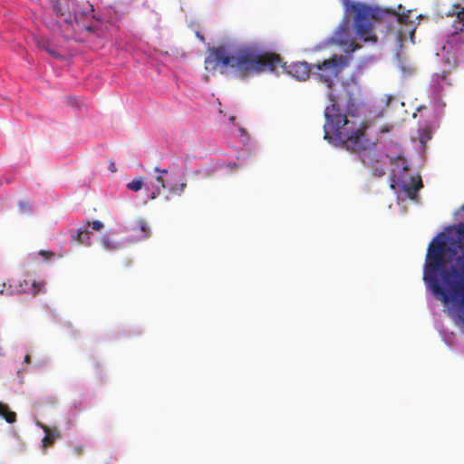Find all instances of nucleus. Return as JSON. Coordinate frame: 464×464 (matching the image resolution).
<instances>
[{
    "label": "nucleus",
    "instance_id": "0eeeda50",
    "mask_svg": "<svg viewBox=\"0 0 464 464\" xmlns=\"http://www.w3.org/2000/svg\"><path fill=\"white\" fill-rule=\"evenodd\" d=\"M335 40L342 45L350 48L351 52L360 48V45L355 43V40L351 36L350 24L348 20H343L338 26L335 32Z\"/></svg>",
    "mask_w": 464,
    "mask_h": 464
},
{
    "label": "nucleus",
    "instance_id": "4be33fe9",
    "mask_svg": "<svg viewBox=\"0 0 464 464\" xmlns=\"http://www.w3.org/2000/svg\"><path fill=\"white\" fill-rule=\"evenodd\" d=\"M83 451V448L82 446H76L73 448V453L76 456H81Z\"/></svg>",
    "mask_w": 464,
    "mask_h": 464
},
{
    "label": "nucleus",
    "instance_id": "cd10ccee",
    "mask_svg": "<svg viewBox=\"0 0 464 464\" xmlns=\"http://www.w3.org/2000/svg\"><path fill=\"white\" fill-rule=\"evenodd\" d=\"M30 359H31V358H30V355L26 354V355L24 356V362H25L26 363H29V362H30Z\"/></svg>",
    "mask_w": 464,
    "mask_h": 464
},
{
    "label": "nucleus",
    "instance_id": "f3484780",
    "mask_svg": "<svg viewBox=\"0 0 464 464\" xmlns=\"http://www.w3.org/2000/svg\"><path fill=\"white\" fill-rule=\"evenodd\" d=\"M143 187V179L141 178L135 179L127 184V188L132 191H139Z\"/></svg>",
    "mask_w": 464,
    "mask_h": 464
},
{
    "label": "nucleus",
    "instance_id": "bb28decb",
    "mask_svg": "<svg viewBox=\"0 0 464 464\" xmlns=\"http://www.w3.org/2000/svg\"><path fill=\"white\" fill-rule=\"evenodd\" d=\"M5 289V283L0 284V295H4Z\"/></svg>",
    "mask_w": 464,
    "mask_h": 464
},
{
    "label": "nucleus",
    "instance_id": "b1692460",
    "mask_svg": "<svg viewBox=\"0 0 464 464\" xmlns=\"http://www.w3.org/2000/svg\"><path fill=\"white\" fill-rule=\"evenodd\" d=\"M33 286H34V288H35V290L34 292V295H36L40 291V288L42 287V285L34 282L33 284Z\"/></svg>",
    "mask_w": 464,
    "mask_h": 464
},
{
    "label": "nucleus",
    "instance_id": "a211bd4d",
    "mask_svg": "<svg viewBox=\"0 0 464 464\" xmlns=\"http://www.w3.org/2000/svg\"><path fill=\"white\" fill-rule=\"evenodd\" d=\"M187 184L185 182L180 183L178 186L172 187L170 191L176 195L180 196L186 189Z\"/></svg>",
    "mask_w": 464,
    "mask_h": 464
},
{
    "label": "nucleus",
    "instance_id": "6ab92c4d",
    "mask_svg": "<svg viewBox=\"0 0 464 464\" xmlns=\"http://www.w3.org/2000/svg\"><path fill=\"white\" fill-rule=\"evenodd\" d=\"M447 79V72H442L441 73H436L433 76V81L442 87V82Z\"/></svg>",
    "mask_w": 464,
    "mask_h": 464
},
{
    "label": "nucleus",
    "instance_id": "f257e3e1",
    "mask_svg": "<svg viewBox=\"0 0 464 464\" xmlns=\"http://www.w3.org/2000/svg\"><path fill=\"white\" fill-rule=\"evenodd\" d=\"M422 279L454 325L464 333V222L447 227L430 242Z\"/></svg>",
    "mask_w": 464,
    "mask_h": 464
},
{
    "label": "nucleus",
    "instance_id": "ddd939ff",
    "mask_svg": "<svg viewBox=\"0 0 464 464\" xmlns=\"http://www.w3.org/2000/svg\"><path fill=\"white\" fill-rule=\"evenodd\" d=\"M133 230L140 233V239H147L151 235L150 227L143 218H139L136 221Z\"/></svg>",
    "mask_w": 464,
    "mask_h": 464
},
{
    "label": "nucleus",
    "instance_id": "39448f33",
    "mask_svg": "<svg viewBox=\"0 0 464 464\" xmlns=\"http://www.w3.org/2000/svg\"><path fill=\"white\" fill-rule=\"evenodd\" d=\"M345 12H353V30L356 37L364 43H376L377 36L373 33V21L382 19L385 14L392 16L399 24L408 25L412 24L410 20L411 10L397 13L391 10H382L378 7H371L365 4L354 3L350 0H343Z\"/></svg>",
    "mask_w": 464,
    "mask_h": 464
},
{
    "label": "nucleus",
    "instance_id": "1a4fd4ad",
    "mask_svg": "<svg viewBox=\"0 0 464 464\" xmlns=\"http://www.w3.org/2000/svg\"><path fill=\"white\" fill-rule=\"evenodd\" d=\"M91 222L87 221L83 227L77 229L76 232H71V238L72 241L84 246H91Z\"/></svg>",
    "mask_w": 464,
    "mask_h": 464
},
{
    "label": "nucleus",
    "instance_id": "a878e982",
    "mask_svg": "<svg viewBox=\"0 0 464 464\" xmlns=\"http://www.w3.org/2000/svg\"><path fill=\"white\" fill-rule=\"evenodd\" d=\"M196 35L202 43L205 42V37L199 32H197Z\"/></svg>",
    "mask_w": 464,
    "mask_h": 464
},
{
    "label": "nucleus",
    "instance_id": "20e7f679",
    "mask_svg": "<svg viewBox=\"0 0 464 464\" xmlns=\"http://www.w3.org/2000/svg\"><path fill=\"white\" fill-rule=\"evenodd\" d=\"M56 23L63 37L78 40L84 31L92 32L93 6L86 0H57L53 5Z\"/></svg>",
    "mask_w": 464,
    "mask_h": 464
},
{
    "label": "nucleus",
    "instance_id": "f03ea898",
    "mask_svg": "<svg viewBox=\"0 0 464 464\" xmlns=\"http://www.w3.org/2000/svg\"><path fill=\"white\" fill-rule=\"evenodd\" d=\"M349 62L347 56L334 54L314 64L313 76L327 86V97L331 102L324 109V138L328 139L329 134L333 133L344 149L358 155L362 163L370 168L375 177H382L386 172L379 166L382 155L377 150V140L366 137L365 124L349 120L346 114L341 113V104L344 102L347 113L353 116L354 99L348 92L345 96L334 93L333 88Z\"/></svg>",
    "mask_w": 464,
    "mask_h": 464
},
{
    "label": "nucleus",
    "instance_id": "9d476101",
    "mask_svg": "<svg viewBox=\"0 0 464 464\" xmlns=\"http://www.w3.org/2000/svg\"><path fill=\"white\" fill-rule=\"evenodd\" d=\"M155 172L158 173L156 177V183L151 184L153 191L151 192L150 198L154 199L157 196H159L162 189L165 188V179L164 177L168 174V169H161L159 167L154 169Z\"/></svg>",
    "mask_w": 464,
    "mask_h": 464
},
{
    "label": "nucleus",
    "instance_id": "4468645a",
    "mask_svg": "<svg viewBox=\"0 0 464 464\" xmlns=\"http://www.w3.org/2000/svg\"><path fill=\"white\" fill-rule=\"evenodd\" d=\"M0 416H2L6 422L14 423L16 420V413L9 410L8 405L0 401Z\"/></svg>",
    "mask_w": 464,
    "mask_h": 464
},
{
    "label": "nucleus",
    "instance_id": "412c9836",
    "mask_svg": "<svg viewBox=\"0 0 464 464\" xmlns=\"http://www.w3.org/2000/svg\"><path fill=\"white\" fill-rule=\"evenodd\" d=\"M18 206L22 212H28L31 208L30 203L25 200L19 202Z\"/></svg>",
    "mask_w": 464,
    "mask_h": 464
},
{
    "label": "nucleus",
    "instance_id": "5701e85b",
    "mask_svg": "<svg viewBox=\"0 0 464 464\" xmlns=\"http://www.w3.org/2000/svg\"><path fill=\"white\" fill-rule=\"evenodd\" d=\"M41 256L46 257V258H49L51 256H53L54 254L53 252H49V251H44V250H41L40 253H39Z\"/></svg>",
    "mask_w": 464,
    "mask_h": 464
},
{
    "label": "nucleus",
    "instance_id": "c85d7f7f",
    "mask_svg": "<svg viewBox=\"0 0 464 464\" xmlns=\"http://www.w3.org/2000/svg\"><path fill=\"white\" fill-rule=\"evenodd\" d=\"M411 37H413V35H414V28L411 29Z\"/></svg>",
    "mask_w": 464,
    "mask_h": 464
},
{
    "label": "nucleus",
    "instance_id": "2eb2a0df",
    "mask_svg": "<svg viewBox=\"0 0 464 464\" xmlns=\"http://www.w3.org/2000/svg\"><path fill=\"white\" fill-rule=\"evenodd\" d=\"M36 44L39 49L44 50L50 53L53 57L61 59L63 55L60 54L57 51L51 48L50 43L45 39H38L36 40Z\"/></svg>",
    "mask_w": 464,
    "mask_h": 464
},
{
    "label": "nucleus",
    "instance_id": "aec40b11",
    "mask_svg": "<svg viewBox=\"0 0 464 464\" xmlns=\"http://www.w3.org/2000/svg\"><path fill=\"white\" fill-rule=\"evenodd\" d=\"M90 227L94 231H101L104 228V224L100 220H93Z\"/></svg>",
    "mask_w": 464,
    "mask_h": 464
},
{
    "label": "nucleus",
    "instance_id": "9b49d317",
    "mask_svg": "<svg viewBox=\"0 0 464 464\" xmlns=\"http://www.w3.org/2000/svg\"><path fill=\"white\" fill-rule=\"evenodd\" d=\"M421 188L422 181L420 176L417 178H411L410 182L403 185V190L411 199H415L417 198L418 192Z\"/></svg>",
    "mask_w": 464,
    "mask_h": 464
},
{
    "label": "nucleus",
    "instance_id": "dca6fc26",
    "mask_svg": "<svg viewBox=\"0 0 464 464\" xmlns=\"http://www.w3.org/2000/svg\"><path fill=\"white\" fill-rule=\"evenodd\" d=\"M101 244L106 250H116L119 248V244L109 237H102L101 238Z\"/></svg>",
    "mask_w": 464,
    "mask_h": 464
},
{
    "label": "nucleus",
    "instance_id": "f8f14e48",
    "mask_svg": "<svg viewBox=\"0 0 464 464\" xmlns=\"http://www.w3.org/2000/svg\"><path fill=\"white\" fill-rule=\"evenodd\" d=\"M45 433L42 442L44 448L51 447L54 441L61 437L60 431L57 429H50L47 426H43Z\"/></svg>",
    "mask_w": 464,
    "mask_h": 464
},
{
    "label": "nucleus",
    "instance_id": "423d86ee",
    "mask_svg": "<svg viewBox=\"0 0 464 464\" xmlns=\"http://www.w3.org/2000/svg\"><path fill=\"white\" fill-rule=\"evenodd\" d=\"M457 9L451 24L453 30L442 47L444 62L450 69L464 63V7L458 5Z\"/></svg>",
    "mask_w": 464,
    "mask_h": 464
},
{
    "label": "nucleus",
    "instance_id": "7ed1b4c3",
    "mask_svg": "<svg viewBox=\"0 0 464 464\" xmlns=\"http://www.w3.org/2000/svg\"><path fill=\"white\" fill-rule=\"evenodd\" d=\"M281 66L283 60L278 53L261 51L254 44L235 49L228 44L209 47L204 60V67L208 73L228 74L231 72L240 80L266 72H272Z\"/></svg>",
    "mask_w": 464,
    "mask_h": 464
},
{
    "label": "nucleus",
    "instance_id": "393cba45",
    "mask_svg": "<svg viewBox=\"0 0 464 464\" xmlns=\"http://www.w3.org/2000/svg\"><path fill=\"white\" fill-rule=\"evenodd\" d=\"M109 169L111 171V172H116V166H115V163L113 161H111L109 165Z\"/></svg>",
    "mask_w": 464,
    "mask_h": 464
},
{
    "label": "nucleus",
    "instance_id": "6e6552de",
    "mask_svg": "<svg viewBox=\"0 0 464 464\" xmlns=\"http://www.w3.org/2000/svg\"><path fill=\"white\" fill-rule=\"evenodd\" d=\"M314 64L307 62H296L291 63L286 72L298 81H305L309 76L313 75Z\"/></svg>",
    "mask_w": 464,
    "mask_h": 464
}]
</instances>
